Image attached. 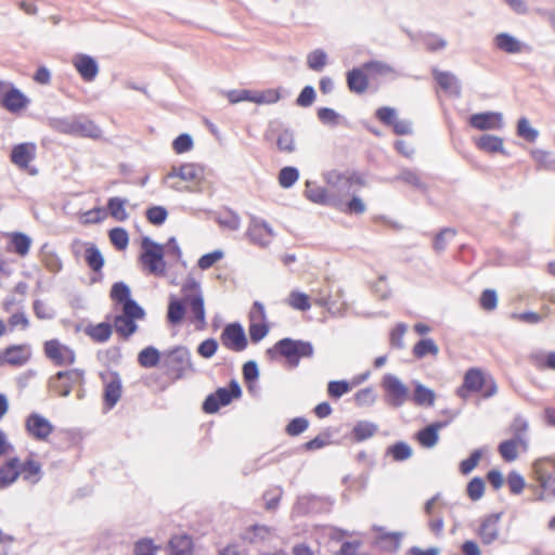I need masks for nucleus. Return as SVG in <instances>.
<instances>
[{"instance_id":"obj_37","label":"nucleus","mask_w":555,"mask_h":555,"mask_svg":"<svg viewBox=\"0 0 555 555\" xmlns=\"http://www.w3.org/2000/svg\"><path fill=\"white\" fill-rule=\"evenodd\" d=\"M412 399L416 405L433 406L436 400V393L424 385L416 384Z\"/></svg>"},{"instance_id":"obj_19","label":"nucleus","mask_w":555,"mask_h":555,"mask_svg":"<svg viewBox=\"0 0 555 555\" xmlns=\"http://www.w3.org/2000/svg\"><path fill=\"white\" fill-rule=\"evenodd\" d=\"M31 359V348L28 344L10 345L0 350L1 366L21 367Z\"/></svg>"},{"instance_id":"obj_20","label":"nucleus","mask_w":555,"mask_h":555,"mask_svg":"<svg viewBox=\"0 0 555 555\" xmlns=\"http://www.w3.org/2000/svg\"><path fill=\"white\" fill-rule=\"evenodd\" d=\"M220 340L223 347L235 352L243 351L247 347L244 328L238 323L225 325L220 335Z\"/></svg>"},{"instance_id":"obj_47","label":"nucleus","mask_w":555,"mask_h":555,"mask_svg":"<svg viewBox=\"0 0 555 555\" xmlns=\"http://www.w3.org/2000/svg\"><path fill=\"white\" fill-rule=\"evenodd\" d=\"M160 550L159 545H156L152 539L143 538L134 543L133 553L134 555H156Z\"/></svg>"},{"instance_id":"obj_18","label":"nucleus","mask_w":555,"mask_h":555,"mask_svg":"<svg viewBox=\"0 0 555 555\" xmlns=\"http://www.w3.org/2000/svg\"><path fill=\"white\" fill-rule=\"evenodd\" d=\"M37 156V145L33 142H24L12 147L10 160L18 169L26 171L28 175H36L37 169L30 164Z\"/></svg>"},{"instance_id":"obj_39","label":"nucleus","mask_w":555,"mask_h":555,"mask_svg":"<svg viewBox=\"0 0 555 555\" xmlns=\"http://www.w3.org/2000/svg\"><path fill=\"white\" fill-rule=\"evenodd\" d=\"M533 366L540 371H555V351L537 352L530 357Z\"/></svg>"},{"instance_id":"obj_38","label":"nucleus","mask_w":555,"mask_h":555,"mask_svg":"<svg viewBox=\"0 0 555 555\" xmlns=\"http://www.w3.org/2000/svg\"><path fill=\"white\" fill-rule=\"evenodd\" d=\"M412 353L416 359H423L426 356L437 357L439 347L431 338H425L414 345Z\"/></svg>"},{"instance_id":"obj_59","label":"nucleus","mask_w":555,"mask_h":555,"mask_svg":"<svg viewBox=\"0 0 555 555\" xmlns=\"http://www.w3.org/2000/svg\"><path fill=\"white\" fill-rule=\"evenodd\" d=\"M350 385L345 380L330 382L327 385V393L334 399H338L350 391Z\"/></svg>"},{"instance_id":"obj_23","label":"nucleus","mask_w":555,"mask_h":555,"mask_svg":"<svg viewBox=\"0 0 555 555\" xmlns=\"http://www.w3.org/2000/svg\"><path fill=\"white\" fill-rule=\"evenodd\" d=\"M470 127L477 130H499L503 127V116L498 112L473 114L469 117Z\"/></svg>"},{"instance_id":"obj_36","label":"nucleus","mask_w":555,"mask_h":555,"mask_svg":"<svg viewBox=\"0 0 555 555\" xmlns=\"http://www.w3.org/2000/svg\"><path fill=\"white\" fill-rule=\"evenodd\" d=\"M377 429L378 427L376 424L361 421L353 426L351 436L354 441L361 442L373 437L377 433Z\"/></svg>"},{"instance_id":"obj_30","label":"nucleus","mask_w":555,"mask_h":555,"mask_svg":"<svg viewBox=\"0 0 555 555\" xmlns=\"http://www.w3.org/2000/svg\"><path fill=\"white\" fill-rule=\"evenodd\" d=\"M72 132L91 139L102 138L101 128L92 120L76 121L72 125Z\"/></svg>"},{"instance_id":"obj_51","label":"nucleus","mask_w":555,"mask_h":555,"mask_svg":"<svg viewBox=\"0 0 555 555\" xmlns=\"http://www.w3.org/2000/svg\"><path fill=\"white\" fill-rule=\"evenodd\" d=\"M145 217L150 223L160 225L166 221L168 211L163 206H152L146 209Z\"/></svg>"},{"instance_id":"obj_5","label":"nucleus","mask_w":555,"mask_h":555,"mask_svg":"<svg viewBox=\"0 0 555 555\" xmlns=\"http://www.w3.org/2000/svg\"><path fill=\"white\" fill-rule=\"evenodd\" d=\"M498 392L494 378L481 369L470 367L463 377L462 385L455 393L459 398L467 400L472 393H480L482 398H491Z\"/></svg>"},{"instance_id":"obj_57","label":"nucleus","mask_w":555,"mask_h":555,"mask_svg":"<svg viewBox=\"0 0 555 555\" xmlns=\"http://www.w3.org/2000/svg\"><path fill=\"white\" fill-rule=\"evenodd\" d=\"M435 80L443 90H452L456 86V78L449 72L434 70Z\"/></svg>"},{"instance_id":"obj_33","label":"nucleus","mask_w":555,"mask_h":555,"mask_svg":"<svg viewBox=\"0 0 555 555\" xmlns=\"http://www.w3.org/2000/svg\"><path fill=\"white\" fill-rule=\"evenodd\" d=\"M305 195L309 201L320 205H327L331 201L325 188L310 181L306 183Z\"/></svg>"},{"instance_id":"obj_14","label":"nucleus","mask_w":555,"mask_h":555,"mask_svg":"<svg viewBox=\"0 0 555 555\" xmlns=\"http://www.w3.org/2000/svg\"><path fill=\"white\" fill-rule=\"evenodd\" d=\"M43 353L56 366H69L76 361L75 350L59 339L44 341Z\"/></svg>"},{"instance_id":"obj_9","label":"nucleus","mask_w":555,"mask_h":555,"mask_svg":"<svg viewBox=\"0 0 555 555\" xmlns=\"http://www.w3.org/2000/svg\"><path fill=\"white\" fill-rule=\"evenodd\" d=\"M242 397L240 384L232 379L228 387H220L208 395L203 402L202 409L206 414H215L220 408L229 405L233 400Z\"/></svg>"},{"instance_id":"obj_32","label":"nucleus","mask_w":555,"mask_h":555,"mask_svg":"<svg viewBox=\"0 0 555 555\" xmlns=\"http://www.w3.org/2000/svg\"><path fill=\"white\" fill-rule=\"evenodd\" d=\"M476 146L487 153H499L503 152L504 143L503 139L492 134H483L475 141Z\"/></svg>"},{"instance_id":"obj_4","label":"nucleus","mask_w":555,"mask_h":555,"mask_svg":"<svg viewBox=\"0 0 555 555\" xmlns=\"http://www.w3.org/2000/svg\"><path fill=\"white\" fill-rule=\"evenodd\" d=\"M165 182L177 191H196L205 182V168L195 163H185L172 167L166 175Z\"/></svg>"},{"instance_id":"obj_42","label":"nucleus","mask_w":555,"mask_h":555,"mask_svg":"<svg viewBox=\"0 0 555 555\" xmlns=\"http://www.w3.org/2000/svg\"><path fill=\"white\" fill-rule=\"evenodd\" d=\"M111 244L117 250H125L129 245V235L124 228H113L108 231Z\"/></svg>"},{"instance_id":"obj_53","label":"nucleus","mask_w":555,"mask_h":555,"mask_svg":"<svg viewBox=\"0 0 555 555\" xmlns=\"http://www.w3.org/2000/svg\"><path fill=\"white\" fill-rule=\"evenodd\" d=\"M466 493L472 501L480 500L485 493L483 479L480 477L473 478L466 487Z\"/></svg>"},{"instance_id":"obj_49","label":"nucleus","mask_w":555,"mask_h":555,"mask_svg":"<svg viewBox=\"0 0 555 555\" xmlns=\"http://www.w3.org/2000/svg\"><path fill=\"white\" fill-rule=\"evenodd\" d=\"M456 235V230L452 228H444L438 232L434 238L433 247L437 253H441L447 248L448 238Z\"/></svg>"},{"instance_id":"obj_41","label":"nucleus","mask_w":555,"mask_h":555,"mask_svg":"<svg viewBox=\"0 0 555 555\" xmlns=\"http://www.w3.org/2000/svg\"><path fill=\"white\" fill-rule=\"evenodd\" d=\"M550 315V308H543L542 313L526 311L520 313H513L511 318L518 322L528 323V324H537L540 323L543 319Z\"/></svg>"},{"instance_id":"obj_17","label":"nucleus","mask_w":555,"mask_h":555,"mask_svg":"<svg viewBox=\"0 0 555 555\" xmlns=\"http://www.w3.org/2000/svg\"><path fill=\"white\" fill-rule=\"evenodd\" d=\"M29 104V99L11 82L0 81V105L10 113H18Z\"/></svg>"},{"instance_id":"obj_43","label":"nucleus","mask_w":555,"mask_h":555,"mask_svg":"<svg viewBox=\"0 0 555 555\" xmlns=\"http://www.w3.org/2000/svg\"><path fill=\"white\" fill-rule=\"evenodd\" d=\"M287 304L295 310L307 311L311 307L310 297L301 292L293 291L287 298Z\"/></svg>"},{"instance_id":"obj_61","label":"nucleus","mask_w":555,"mask_h":555,"mask_svg":"<svg viewBox=\"0 0 555 555\" xmlns=\"http://www.w3.org/2000/svg\"><path fill=\"white\" fill-rule=\"evenodd\" d=\"M193 147V140L191 135L182 133L178 135L172 142V149L177 154H183L191 151Z\"/></svg>"},{"instance_id":"obj_31","label":"nucleus","mask_w":555,"mask_h":555,"mask_svg":"<svg viewBox=\"0 0 555 555\" xmlns=\"http://www.w3.org/2000/svg\"><path fill=\"white\" fill-rule=\"evenodd\" d=\"M85 332L93 341L102 344L109 339L113 327L107 322H101L87 326Z\"/></svg>"},{"instance_id":"obj_25","label":"nucleus","mask_w":555,"mask_h":555,"mask_svg":"<svg viewBox=\"0 0 555 555\" xmlns=\"http://www.w3.org/2000/svg\"><path fill=\"white\" fill-rule=\"evenodd\" d=\"M73 65L85 81H92L99 73L95 60L86 54L75 55Z\"/></svg>"},{"instance_id":"obj_1","label":"nucleus","mask_w":555,"mask_h":555,"mask_svg":"<svg viewBox=\"0 0 555 555\" xmlns=\"http://www.w3.org/2000/svg\"><path fill=\"white\" fill-rule=\"evenodd\" d=\"M182 297L171 296L167 309V321L171 325L180 324L185 315V306L190 310V321L195 324L197 330H204L206 322V312L204 296L199 282L193 276H189L181 286Z\"/></svg>"},{"instance_id":"obj_28","label":"nucleus","mask_w":555,"mask_h":555,"mask_svg":"<svg viewBox=\"0 0 555 555\" xmlns=\"http://www.w3.org/2000/svg\"><path fill=\"white\" fill-rule=\"evenodd\" d=\"M493 41L498 50L509 54L520 53L525 48L524 43L507 33L498 34Z\"/></svg>"},{"instance_id":"obj_60","label":"nucleus","mask_w":555,"mask_h":555,"mask_svg":"<svg viewBox=\"0 0 555 555\" xmlns=\"http://www.w3.org/2000/svg\"><path fill=\"white\" fill-rule=\"evenodd\" d=\"M309 426V422L304 417L293 418L286 426L285 431L288 436L295 437L302 434Z\"/></svg>"},{"instance_id":"obj_26","label":"nucleus","mask_w":555,"mask_h":555,"mask_svg":"<svg viewBox=\"0 0 555 555\" xmlns=\"http://www.w3.org/2000/svg\"><path fill=\"white\" fill-rule=\"evenodd\" d=\"M5 237L9 240V251H13L20 257L28 255L31 246V238L28 235L22 232H10L5 234Z\"/></svg>"},{"instance_id":"obj_27","label":"nucleus","mask_w":555,"mask_h":555,"mask_svg":"<svg viewBox=\"0 0 555 555\" xmlns=\"http://www.w3.org/2000/svg\"><path fill=\"white\" fill-rule=\"evenodd\" d=\"M347 86L351 92L361 94L364 93L369 88V76L363 69L352 68L347 73Z\"/></svg>"},{"instance_id":"obj_45","label":"nucleus","mask_w":555,"mask_h":555,"mask_svg":"<svg viewBox=\"0 0 555 555\" xmlns=\"http://www.w3.org/2000/svg\"><path fill=\"white\" fill-rule=\"evenodd\" d=\"M41 262L43 267L52 273L61 271L63 263L56 253L52 250H41Z\"/></svg>"},{"instance_id":"obj_56","label":"nucleus","mask_w":555,"mask_h":555,"mask_svg":"<svg viewBox=\"0 0 555 555\" xmlns=\"http://www.w3.org/2000/svg\"><path fill=\"white\" fill-rule=\"evenodd\" d=\"M218 223L222 229L235 231L241 225V219L236 214L228 211L220 215V217L218 218Z\"/></svg>"},{"instance_id":"obj_6","label":"nucleus","mask_w":555,"mask_h":555,"mask_svg":"<svg viewBox=\"0 0 555 555\" xmlns=\"http://www.w3.org/2000/svg\"><path fill=\"white\" fill-rule=\"evenodd\" d=\"M191 366V356L185 348L178 347L163 354V374L169 384L183 378Z\"/></svg>"},{"instance_id":"obj_44","label":"nucleus","mask_w":555,"mask_h":555,"mask_svg":"<svg viewBox=\"0 0 555 555\" xmlns=\"http://www.w3.org/2000/svg\"><path fill=\"white\" fill-rule=\"evenodd\" d=\"M250 102L256 104H272L280 100V93L275 89L251 91Z\"/></svg>"},{"instance_id":"obj_62","label":"nucleus","mask_w":555,"mask_h":555,"mask_svg":"<svg viewBox=\"0 0 555 555\" xmlns=\"http://www.w3.org/2000/svg\"><path fill=\"white\" fill-rule=\"evenodd\" d=\"M307 64L313 70H321L326 65V54L321 50H315L308 55Z\"/></svg>"},{"instance_id":"obj_55","label":"nucleus","mask_w":555,"mask_h":555,"mask_svg":"<svg viewBox=\"0 0 555 555\" xmlns=\"http://www.w3.org/2000/svg\"><path fill=\"white\" fill-rule=\"evenodd\" d=\"M481 309L486 311H493L498 307V295L494 289H485L479 298Z\"/></svg>"},{"instance_id":"obj_24","label":"nucleus","mask_w":555,"mask_h":555,"mask_svg":"<svg viewBox=\"0 0 555 555\" xmlns=\"http://www.w3.org/2000/svg\"><path fill=\"white\" fill-rule=\"evenodd\" d=\"M528 450V440L526 438H511L502 441L498 451L501 457L507 462L516 461L520 453H525Z\"/></svg>"},{"instance_id":"obj_52","label":"nucleus","mask_w":555,"mask_h":555,"mask_svg":"<svg viewBox=\"0 0 555 555\" xmlns=\"http://www.w3.org/2000/svg\"><path fill=\"white\" fill-rule=\"evenodd\" d=\"M362 66L367 76H383L393 73L390 65L377 61L366 62Z\"/></svg>"},{"instance_id":"obj_21","label":"nucleus","mask_w":555,"mask_h":555,"mask_svg":"<svg viewBox=\"0 0 555 555\" xmlns=\"http://www.w3.org/2000/svg\"><path fill=\"white\" fill-rule=\"evenodd\" d=\"M83 250V259L88 268L92 271L91 282L99 283L103 280V268L105 259L100 249L93 243L80 244Z\"/></svg>"},{"instance_id":"obj_64","label":"nucleus","mask_w":555,"mask_h":555,"mask_svg":"<svg viewBox=\"0 0 555 555\" xmlns=\"http://www.w3.org/2000/svg\"><path fill=\"white\" fill-rule=\"evenodd\" d=\"M507 485L513 494H519L525 489L526 482L521 475L512 472L507 476Z\"/></svg>"},{"instance_id":"obj_46","label":"nucleus","mask_w":555,"mask_h":555,"mask_svg":"<svg viewBox=\"0 0 555 555\" xmlns=\"http://www.w3.org/2000/svg\"><path fill=\"white\" fill-rule=\"evenodd\" d=\"M276 145L282 153H292L295 151V140L292 131L284 129L276 135Z\"/></svg>"},{"instance_id":"obj_3","label":"nucleus","mask_w":555,"mask_h":555,"mask_svg":"<svg viewBox=\"0 0 555 555\" xmlns=\"http://www.w3.org/2000/svg\"><path fill=\"white\" fill-rule=\"evenodd\" d=\"M18 477L35 485L42 477V465L33 454L22 461L18 456L7 459L0 464V489L13 485Z\"/></svg>"},{"instance_id":"obj_12","label":"nucleus","mask_w":555,"mask_h":555,"mask_svg":"<svg viewBox=\"0 0 555 555\" xmlns=\"http://www.w3.org/2000/svg\"><path fill=\"white\" fill-rule=\"evenodd\" d=\"M24 428L27 436L37 442H49L54 425L40 413L31 412L25 417Z\"/></svg>"},{"instance_id":"obj_8","label":"nucleus","mask_w":555,"mask_h":555,"mask_svg":"<svg viewBox=\"0 0 555 555\" xmlns=\"http://www.w3.org/2000/svg\"><path fill=\"white\" fill-rule=\"evenodd\" d=\"M313 346L309 341L283 338L275 343L268 353H278L285 358L289 366L296 367L300 359L313 356Z\"/></svg>"},{"instance_id":"obj_58","label":"nucleus","mask_w":555,"mask_h":555,"mask_svg":"<svg viewBox=\"0 0 555 555\" xmlns=\"http://www.w3.org/2000/svg\"><path fill=\"white\" fill-rule=\"evenodd\" d=\"M248 331L251 341L258 343L268 334L269 326L264 321L250 322Z\"/></svg>"},{"instance_id":"obj_11","label":"nucleus","mask_w":555,"mask_h":555,"mask_svg":"<svg viewBox=\"0 0 555 555\" xmlns=\"http://www.w3.org/2000/svg\"><path fill=\"white\" fill-rule=\"evenodd\" d=\"M532 475L544 492L555 495V455L534 460Z\"/></svg>"},{"instance_id":"obj_29","label":"nucleus","mask_w":555,"mask_h":555,"mask_svg":"<svg viewBox=\"0 0 555 555\" xmlns=\"http://www.w3.org/2000/svg\"><path fill=\"white\" fill-rule=\"evenodd\" d=\"M169 555H192L193 541L186 534L175 535L168 544Z\"/></svg>"},{"instance_id":"obj_2","label":"nucleus","mask_w":555,"mask_h":555,"mask_svg":"<svg viewBox=\"0 0 555 555\" xmlns=\"http://www.w3.org/2000/svg\"><path fill=\"white\" fill-rule=\"evenodd\" d=\"M109 297L114 304V310L117 312L113 320L114 328L120 338L127 340L137 332V321L143 320L145 312L131 298V291L124 282L113 284Z\"/></svg>"},{"instance_id":"obj_50","label":"nucleus","mask_w":555,"mask_h":555,"mask_svg":"<svg viewBox=\"0 0 555 555\" xmlns=\"http://www.w3.org/2000/svg\"><path fill=\"white\" fill-rule=\"evenodd\" d=\"M299 178V172L295 167H284L279 172V183L282 188L288 189L295 184Z\"/></svg>"},{"instance_id":"obj_54","label":"nucleus","mask_w":555,"mask_h":555,"mask_svg":"<svg viewBox=\"0 0 555 555\" xmlns=\"http://www.w3.org/2000/svg\"><path fill=\"white\" fill-rule=\"evenodd\" d=\"M482 457V452L480 450H475L472 452V454L463 460L460 463V472L463 475L470 474L479 464L480 460Z\"/></svg>"},{"instance_id":"obj_22","label":"nucleus","mask_w":555,"mask_h":555,"mask_svg":"<svg viewBox=\"0 0 555 555\" xmlns=\"http://www.w3.org/2000/svg\"><path fill=\"white\" fill-rule=\"evenodd\" d=\"M246 234L251 243L261 247L269 245L274 236L271 227L267 222L257 218L251 219Z\"/></svg>"},{"instance_id":"obj_10","label":"nucleus","mask_w":555,"mask_h":555,"mask_svg":"<svg viewBox=\"0 0 555 555\" xmlns=\"http://www.w3.org/2000/svg\"><path fill=\"white\" fill-rule=\"evenodd\" d=\"M85 383V371L72 369L60 371L49 379L50 390L59 397H67L76 387Z\"/></svg>"},{"instance_id":"obj_16","label":"nucleus","mask_w":555,"mask_h":555,"mask_svg":"<svg viewBox=\"0 0 555 555\" xmlns=\"http://www.w3.org/2000/svg\"><path fill=\"white\" fill-rule=\"evenodd\" d=\"M380 386L385 392L387 403L392 406H401L410 397L408 386L392 374H386L382 379Z\"/></svg>"},{"instance_id":"obj_40","label":"nucleus","mask_w":555,"mask_h":555,"mask_svg":"<svg viewBox=\"0 0 555 555\" xmlns=\"http://www.w3.org/2000/svg\"><path fill=\"white\" fill-rule=\"evenodd\" d=\"M127 201L120 197H111L107 202V209L109 215L117 221H125L128 219L126 210Z\"/></svg>"},{"instance_id":"obj_15","label":"nucleus","mask_w":555,"mask_h":555,"mask_svg":"<svg viewBox=\"0 0 555 555\" xmlns=\"http://www.w3.org/2000/svg\"><path fill=\"white\" fill-rule=\"evenodd\" d=\"M501 516V513H492L478 519L474 532L483 545H490L500 538Z\"/></svg>"},{"instance_id":"obj_13","label":"nucleus","mask_w":555,"mask_h":555,"mask_svg":"<svg viewBox=\"0 0 555 555\" xmlns=\"http://www.w3.org/2000/svg\"><path fill=\"white\" fill-rule=\"evenodd\" d=\"M103 384V406L106 411L112 410L122 396V380L120 375L114 371H105L100 373Z\"/></svg>"},{"instance_id":"obj_34","label":"nucleus","mask_w":555,"mask_h":555,"mask_svg":"<svg viewBox=\"0 0 555 555\" xmlns=\"http://www.w3.org/2000/svg\"><path fill=\"white\" fill-rule=\"evenodd\" d=\"M442 427V423H434L420 430L417 434L418 442L425 448L434 447L438 441V431Z\"/></svg>"},{"instance_id":"obj_7","label":"nucleus","mask_w":555,"mask_h":555,"mask_svg":"<svg viewBox=\"0 0 555 555\" xmlns=\"http://www.w3.org/2000/svg\"><path fill=\"white\" fill-rule=\"evenodd\" d=\"M142 251L139 257L142 269L151 275L164 276L167 271V263L164 259V247L144 237L141 243Z\"/></svg>"},{"instance_id":"obj_35","label":"nucleus","mask_w":555,"mask_h":555,"mask_svg":"<svg viewBox=\"0 0 555 555\" xmlns=\"http://www.w3.org/2000/svg\"><path fill=\"white\" fill-rule=\"evenodd\" d=\"M163 356L152 346L145 347L138 354V362L142 367L151 369L157 364H162Z\"/></svg>"},{"instance_id":"obj_48","label":"nucleus","mask_w":555,"mask_h":555,"mask_svg":"<svg viewBox=\"0 0 555 555\" xmlns=\"http://www.w3.org/2000/svg\"><path fill=\"white\" fill-rule=\"evenodd\" d=\"M517 135L531 143L537 140L539 132L531 127L526 117H521L517 122Z\"/></svg>"},{"instance_id":"obj_63","label":"nucleus","mask_w":555,"mask_h":555,"mask_svg":"<svg viewBox=\"0 0 555 555\" xmlns=\"http://www.w3.org/2000/svg\"><path fill=\"white\" fill-rule=\"evenodd\" d=\"M376 118L386 126L395 124L397 118L396 109L389 106H382L375 113Z\"/></svg>"}]
</instances>
